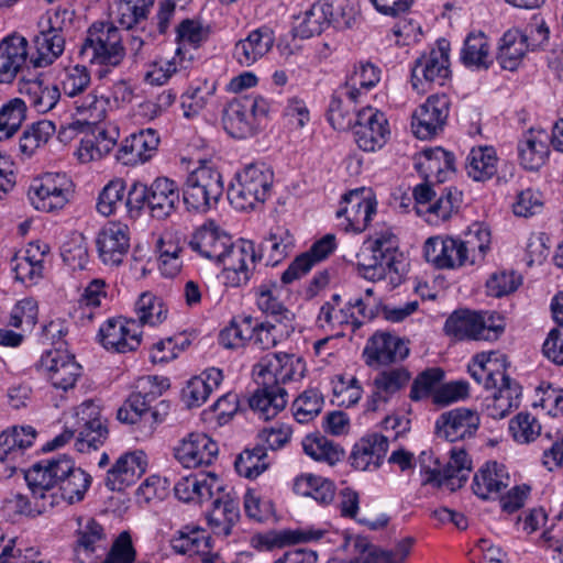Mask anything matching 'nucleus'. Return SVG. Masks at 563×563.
Returning a JSON list of instances; mask_svg holds the SVG:
<instances>
[{
	"label": "nucleus",
	"instance_id": "nucleus-41",
	"mask_svg": "<svg viewBox=\"0 0 563 563\" xmlns=\"http://www.w3.org/2000/svg\"><path fill=\"white\" fill-rule=\"evenodd\" d=\"M273 44L272 32L266 29H257L235 44L233 57L241 66H251L267 54Z\"/></svg>",
	"mask_w": 563,
	"mask_h": 563
},
{
	"label": "nucleus",
	"instance_id": "nucleus-45",
	"mask_svg": "<svg viewBox=\"0 0 563 563\" xmlns=\"http://www.w3.org/2000/svg\"><path fill=\"white\" fill-rule=\"evenodd\" d=\"M294 245L292 234L287 229L277 227L261 243L260 254L256 253V261L265 258L266 266H276L288 256Z\"/></svg>",
	"mask_w": 563,
	"mask_h": 563
},
{
	"label": "nucleus",
	"instance_id": "nucleus-12",
	"mask_svg": "<svg viewBox=\"0 0 563 563\" xmlns=\"http://www.w3.org/2000/svg\"><path fill=\"white\" fill-rule=\"evenodd\" d=\"M272 185L273 173L265 165H249L229 185L228 199L236 210H252L268 198Z\"/></svg>",
	"mask_w": 563,
	"mask_h": 563
},
{
	"label": "nucleus",
	"instance_id": "nucleus-46",
	"mask_svg": "<svg viewBox=\"0 0 563 563\" xmlns=\"http://www.w3.org/2000/svg\"><path fill=\"white\" fill-rule=\"evenodd\" d=\"M531 49L519 29L504 33L499 42L497 59L504 69L515 70L521 64L527 51Z\"/></svg>",
	"mask_w": 563,
	"mask_h": 563
},
{
	"label": "nucleus",
	"instance_id": "nucleus-27",
	"mask_svg": "<svg viewBox=\"0 0 563 563\" xmlns=\"http://www.w3.org/2000/svg\"><path fill=\"white\" fill-rule=\"evenodd\" d=\"M344 207L338 210V218L344 217L345 231L361 233L368 227L372 217L376 213V200L364 197L363 191H351L343 197Z\"/></svg>",
	"mask_w": 563,
	"mask_h": 563
},
{
	"label": "nucleus",
	"instance_id": "nucleus-20",
	"mask_svg": "<svg viewBox=\"0 0 563 563\" xmlns=\"http://www.w3.org/2000/svg\"><path fill=\"white\" fill-rule=\"evenodd\" d=\"M97 336L108 351L126 353L140 346L142 329L134 319L110 318L100 327Z\"/></svg>",
	"mask_w": 563,
	"mask_h": 563
},
{
	"label": "nucleus",
	"instance_id": "nucleus-1",
	"mask_svg": "<svg viewBox=\"0 0 563 563\" xmlns=\"http://www.w3.org/2000/svg\"><path fill=\"white\" fill-rule=\"evenodd\" d=\"M188 245L201 256L222 263L228 285L240 287L250 280L256 263V250L252 241L242 240L234 245L229 235L209 223L194 232Z\"/></svg>",
	"mask_w": 563,
	"mask_h": 563
},
{
	"label": "nucleus",
	"instance_id": "nucleus-52",
	"mask_svg": "<svg viewBox=\"0 0 563 563\" xmlns=\"http://www.w3.org/2000/svg\"><path fill=\"white\" fill-rule=\"evenodd\" d=\"M216 89V82L208 80L190 86L180 98L184 117L191 119L199 115L212 100Z\"/></svg>",
	"mask_w": 563,
	"mask_h": 563
},
{
	"label": "nucleus",
	"instance_id": "nucleus-55",
	"mask_svg": "<svg viewBox=\"0 0 563 563\" xmlns=\"http://www.w3.org/2000/svg\"><path fill=\"white\" fill-rule=\"evenodd\" d=\"M36 435L32 426H13L0 433V452L22 457L24 450L33 445Z\"/></svg>",
	"mask_w": 563,
	"mask_h": 563
},
{
	"label": "nucleus",
	"instance_id": "nucleus-10",
	"mask_svg": "<svg viewBox=\"0 0 563 563\" xmlns=\"http://www.w3.org/2000/svg\"><path fill=\"white\" fill-rule=\"evenodd\" d=\"M122 42L123 37L113 22L97 21L89 26L79 56L90 64L118 66L125 56Z\"/></svg>",
	"mask_w": 563,
	"mask_h": 563
},
{
	"label": "nucleus",
	"instance_id": "nucleus-51",
	"mask_svg": "<svg viewBox=\"0 0 563 563\" xmlns=\"http://www.w3.org/2000/svg\"><path fill=\"white\" fill-rule=\"evenodd\" d=\"M497 163L493 146L473 147L466 159L467 175L476 181H486L497 173Z\"/></svg>",
	"mask_w": 563,
	"mask_h": 563
},
{
	"label": "nucleus",
	"instance_id": "nucleus-22",
	"mask_svg": "<svg viewBox=\"0 0 563 563\" xmlns=\"http://www.w3.org/2000/svg\"><path fill=\"white\" fill-rule=\"evenodd\" d=\"M31 476L32 467L24 474V478L31 490V498L23 494L15 493L3 500L2 509L8 517H36L54 508V497L52 495L46 496L42 487L35 484Z\"/></svg>",
	"mask_w": 563,
	"mask_h": 563
},
{
	"label": "nucleus",
	"instance_id": "nucleus-54",
	"mask_svg": "<svg viewBox=\"0 0 563 563\" xmlns=\"http://www.w3.org/2000/svg\"><path fill=\"white\" fill-rule=\"evenodd\" d=\"M294 490L298 495L312 497L323 505L331 503L335 494V487L331 481L312 474L297 477L294 483Z\"/></svg>",
	"mask_w": 563,
	"mask_h": 563
},
{
	"label": "nucleus",
	"instance_id": "nucleus-14",
	"mask_svg": "<svg viewBox=\"0 0 563 563\" xmlns=\"http://www.w3.org/2000/svg\"><path fill=\"white\" fill-rule=\"evenodd\" d=\"M71 187L73 183L66 174L47 173L34 180L29 188L27 197L36 210L52 212L66 206Z\"/></svg>",
	"mask_w": 563,
	"mask_h": 563
},
{
	"label": "nucleus",
	"instance_id": "nucleus-16",
	"mask_svg": "<svg viewBox=\"0 0 563 563\" xmlns=\"http://www.w3.org/2000/svg\"><path fill=\"white\" fill-rule=\"evenodd\" d=\"M353 130L357 146L364 152L382 148L389 135L388 121L385 114L372 107H363L356 112Z\"/></svg>",
	"mask_w": 563,
	"mask_h": 563
},
{
	"label": "nucleus",
	"instance_id": "nucleus-9",
	"mask_svg": "<svg viewBox=\"0 0 563 563\" xmlns=\"http://www.w3.org/2000/svg\"><path fill=\"white\" fill-rule=\"evenodd\" d=\"M505 319L495 311H454L444 323L445 333L456 341H496L504 333Z\"/></svg>",
	"mask_w": 563,
	"mask_h": 563
},
{
	"label": "nucleus",
	"instance_id": "nucleus-36",
	"mask_svg": "<svg viewBox=\"0 0 563 563\" xmlns=\"http://www.w3.org/2000/svg\"><path fill=\"white\" fill-rule=\"evenodd\" d=\"M364 354L367 355V363L390 364L402 361L409 354L405 341L389 333H375L367 342Z\"/></svg>",
	"mask_w": 563,
	"mask_h": 563
},
{
	"label": "nucleus",
	"instance_id": "nucleus-24",
	"mask_svg": "<svg viewBox=\"0 0 563 563\" xmlns=\"http://www.w3.org/2000/svg\"><path fill=\"white\" fill-rule=\"evenodd\" d=\"M481 423L477 411L468 408H456L443 412L435 422L437 435L446 441L455 442L475 434Z\"/></svg>",
	"mask_w": 563,
	"mask_h": 563
},
{
	"label": "nucleus",
	"instance_id": "nucleus-63",
	"mask_svg": "<svg viewBox=\"0 0 563 563\" xmlns=\"http://www.w3.org/2000/svg\"><path fill=\"white\" fill-rule=\"evenodd\" d=\"M136 322L140 327L144 324L156 325L166 319L167 309L162 299L151 292H143L135 302Z\"/></svg>",
	"mask_w": 563,
	"mask_h": 563
},
{
	"label": "nucleus",
	"instance_id": "nucleus-58",
	"mask_svg": "<svg viewBox=\"0 0 563 563\" xmlns=\"http://www.w3.org/2000/svg\"><path fill=\"white\" fill-rule=\"evenodd\" d=\"M26 118L25 101L13 98L0 107V141L11 139Z\"/></svg>",
	"mask_w": 563,
	"mask_h": 563
},
{
	"label": "nucleus",
	"instance_id": "nucleus-15",
	"mask_svg": "<svg viewBox=\"0 0 563 563\" xmlns=\"http://www.w3.org/2000/svg\"><path fill=\"white\" fill-rule=\"evenodd\" d=\"M449 52V42L441 40L438 41L437 48L415 62L411 69V85L415 90L423 91L424 82L444 85L451 74Z\"/></svg>",
	"mask_w": 563,
	"mask_h": 563
},
{
	"label": "nucleus",
	"instance_id": "nucleus-50",
	"mask_svg": "<svg viewBox=\"0 0 563 563\" xmlns=\"http://www.w3.org/2000/svg\"><path fill=\"white\" fill-rule=\"evenodd\" d=\"M323 536L320 530H285L280 532L269 531L254 538L255 547L260 550L271 551L288 544L319 540Z\"/></svg>",
	"mask_w": 563,
	"mask_h": 563
},
{
	"label": "nucleus",
	"instance_id": "nucleus-61",
	"mask_svg": "<svg viewBox=\"0 0 563 563\" xmlns=\"http://www.w3.org/2000/svg\"><path fill=\"white\" fill-rule=\"evenodd\" d=\"M302 448L307 455L316 461L334 465L343 459L344 450L325 437L307 435L302 441Z\"/></svg>",
	"mask_w": 563,
	"mask_h": 563
},
{
	"label": "nucleus",
	"instance_id": "nucleus-56",
	"mask_svg": "<svg viewBox=\"0 0 563 563\" xmlns=\"http://www.w3.org/2000/svg\"><path fill=\"white\" fill-rule=\"evenodd\" d=\"M341 303V296L333 294L331 298L321 306L317 318L321 328L334 330L345 324L352 325L353 311L350 310L347 302L342 307Z\"/></svg>",
	"mask_w": 563,
	"mask_h": 563
},
{
	"label": "nucleus",
	"instance_id": "nucleus-4",
	"mask_svg": "<svg viewBox=\"0 0 563 563\" xmlns=\"http://www.w3.org/2000/svg\"><path fill=\"white\" fill-rule=\"evenodd\" d=\"M169 387L167 378L146 376L137 380L136 391L133 393L124 405L118 410V419L125 423H140L146 428V434H152L155 424L163 421L167 413L168 404L162 401L157 407L152 408L164 390Z\"/></svg>",
	"mask_w": 563,
	"mask_h": 563
},
{
	"label": "nucleus",
	"instance_id": "nucleus-48",
	"mask_svg": "<svg viewBox=\"0 0 563 563\" xmlns=\"http://www.w3.org/2000/svg\"><path fill=\"white\" fill-rule=\"evenodd\" d=\"M33 51L29 52V62L34 68L51 66L64 52L65 38L49 35L40 30L33 40Z\"/></svg>",
	"mask_w": 563,
	"mask_h": 563
},
{
	"label": "nucleus",
	"instance_id": "nucleus-7",
	"mask_svg": "<svg viewBox=\"0 0 563 563\" xmlns=\"http://www.w3.org/2000/svg\"><path fill=\"white\" fill-rule=\"evenodd\" d=\"M183 201L189 212L206 213L214 207L224 191L221 173L210 159H199L181 187Z\"/></svg>",
	"mask_w": 563,
	"mask_h": 563
},
{
	"label": "nucleus",
	"instance_id": "nucleus-60",
	"mask_svg": "<svg viewBox=\"0 0 563 563\" xmlns=\"http://www.w3.org/2000/svg\"><path fill=\"white\" fill-rule=\"evenodd\" d=\"M461 60L467 67L488 68L489 46L483 33H471L464 41Z\"/></svg>",
	"mask_w": 563,
	"mask_h": 563
},
{
	"label": "nucleus",
	"instance_id": "nucleus-19",
	"mask_svg": "<svg viewBox=\"0 0 563 563\" xmlns=\"http://www.w3.org/2000/svg\"><path fill=\"white\" fill-rule=\"evenodd\" d=\"M431 454L427 452H422L419 455L418 462L421 475L423 476L422 484L442 486L448 483L454 486V481H457V486L460 487L467 481L471 472V461L464 450H452L450 461L443 470L438 467V461H435L437 466L434 467L428 465L427 463L431 461Z\"/></svg>",
	"mask_w": 563,
	"mask_h": 563
},
{
	"label": "nucleus",
	"instance_id": "nucleus-39",
	"mask_svg": "<svg viewBox=\"0 0 563 563\" xmlns=\"http://www.w3.org/2000/svg\"><path fill=\"white\" fill-rule=\"evenodd\" d=\"M19 92L24 96L30 106L38 113L52 110L60 98L58 86L45 84L38 77H22L18 84Z\"/></svg>",
	"mask_w": 563,
	"mask_h": 563
},
{
	"label": "nucleus",
	"instance_id": "nucleus-35",
	"mask_svg": "<svg viewBox=\"0 0 563 563\" xmlns=\"http://www.w3.org/2000/svg\"><path fill=\"white\" fill-rule=\"evenodd\" d=\"M179 187L173 179L157 177L150 185L148 209L153 218L163 220L170 217L178 208Z\"/></svg>",
	"mask_w": 563,
	"mask_h": 563
},
{
	"label": "nucleus",
	"instance_id": "nucleus-43",
	"mask_svg": "<svg viewBox=\"0 0 563 563\" xmlns=\"http://www.w3.org/2000/svg\"><path fill=\"white\" fill-rule=\"evenodd\" d=\"M257 390L252 395L249 405L252 410L258 413L260 418L269 420L278 415L287 405V391L283 386L273 384L258 385Z\"/></svg>",
	"mask_w": 563,
	"mask_h": 563
},
{
	"label": "nucleus",
	"instance_id": "nucleus-64",
	"mask_svg": "<svg viewBox=\"0 0 563 563\" xmlns=\"http://www.w3.org/2000/svg\"><path fill=\"white\" fill-rule=\"evenodd\" d=\"M77 551L91 554L98 549H104L106 536L103 528L95 519L87 518L78 521Z\"/></svg>",
	"mask_w": 563,
	"mask_h": 563
},
{
	"label": "nucleus",
	"instance_id": "nucleus-34",
	"mask_svg": "<svg viewBox=\"0 0 563 563\" xmlns=\"http://www.w3.org/2000/svg\"><path fill=\"white\" fill-rule=\"evenodd\" d=\"M159 136L153 129H145L125 139L117 158L124 165H136L148 161L157 151Z\"/></svg>",
	"mask_w": 563,
	"mask_h": 563
},
{
	"label": "nucleus",
	"instance_id": "nucleus-37",
	"mask_svg": "<svg viewBox=\"0 0 563 563\" xmlns=\"http://www.w3.org/2000/svg\"><path fill=\"white\" fill-rule=\"evenodd\" d=\"M362 100L357 98V91L349 90L344 86L336 89L328 108V120L335 130L350 129L356 119V106Z\"/></svg>",
	"mask_w": 563,
	"mask_h": 563
},
{
	"label": "nucleus",
	"instance_id": "nucleus-33",
	"mask_svg": "<svg viewBox=\"0 0 563 563\" xmlns=\"http://www.w3.org/2000/svg\"><path fill=\"white\" fill-rule=\"evenodd\" d=\"M48 253L49 246L46 243H29L23 253L12 260L15 279L27 286L35 284L43 276V261Z\"/></svg>",
	"mask_w": 563,
	"mask_h": 563
},
{
	"label": "nucleus",
	"instance_id": "nucleus-53",
	"mask_svg": "<svg viewBox=\"0 0 563 563\" xmlns=\"http://www.w3.org/2000/svg\"><path fill=\"white\" fill-rule=\"evenodd\" d=\"M276 285H261L257 289L256 305L261 311L271 316L279 325L292 329L294 313L275 296Z\"/></svg>",
	"mask_w": 563,
	"mask_h": 563
},
{
	"label": "nucleus",
	"instance_id": "nucleus-38",
	"mask_svg": "<svg viewBox=\"0 0 563 563\" xmlns=\"http://www.w3.org/2000/svg\"><path fill=\"white\" fill-rule=\"evenodd\" d=\"M549 136L544 131L529 130L518 142V157L520 165L527 170H538L542 167L550 154Z\"/></svg>",
	"mask_w": 563,
	"mask_h": 563
},
{
	"label": "nucleus",
	"instance_id": "nucleus-11",
	"mask_svg": "<svg viewBox=\"0 0 563 563\" xmlns=\"http://www.w3.org/2000/svg\"><path fill=\"white\" fill-rule=\"evenodd\" d=\"M271 110L269 101L260 95H245L234 98L222 111V125L234 139H246L257 131L260 121Z\"/></svg>",
	"mask_w": 563,
	"mask_h": 563
},
{
	"label": "nucleus",
	"instance_id": "nucleus-30",
	"mask_svg": "<svg viewBox=\"0 0 563 563\" xmlns=\"http://www.w3.org/2000/svg\"><path fill=\"white\" fill-rule=\"evenodd\" d=\"M410 380V373L404 368H393L379 373L373 382V390L366 401L367 411L383 409Z\"/></svg>",
	"mask_w": 563,
	"mask_h": 563
},
{
	"label": "nucleus",
	"instance_id": "nucleus-62",
	"mask_svg": "<svg viewBox=\"0 0 563 563\" xmlns=\"http://www.w3.org/2000/svg\"><path fill=\"white\" fill-rule=\"evenodd\" d=\"M243 323L247 331H252L250 341L258 350H269L275 347L283 340V331L277 324L269 321L256 323L253 325L251 316L243 317Z\"/></svg>",
	"mask_w": 563,
	"mask_h": 563
},
{
	"label": "nucleus",
	"instance_id": "nucleus-57",
	"mask_svg": "<svg viewBox=\"0 0 563 563\" xmlns=\"http://www.w3.org/2000/svg\"><path fill=\"white\" fill-rule=\"evenodd\" d=\"M55 124L48 120H42L27 128L19 140V151L24 158H30L37 148L48 142L55 133Z\"/></svg>",
	"mask_w": 563,
	"mask_h": 563
},
{
	"label": "nucleus",
	"instance_id": "nucleus-26",
	"mask_svg": "<svg viewBox=\"0 0 563 563\" xmlns=\"http://www.w3.org/2000/svg\"><path fill=\"white\" fill-rule=\"evenodd\" d=\"M147 467L146 454L143 451H133L122 454L114 465L107 472L106 486L110 490L121 492L135 484Z\"/></svg>",
	"mask_w": 563,
	"mask_h": 563
},
{
	"label": "nucleus",
	"instance_id": "nucleus-42",
	"mask_svg": "<svg viewBox=\"0 0 563 563\" xmlns=\"http://www.w3.org/2000/svg\"><path fill=\"white\" fill-rule=\"evenodd\" d=\"M333 22V7L324 1H317L302 16L297 18L294 27L295 35L300 38H310L320 35Z\"/></svg>",
	"mask_w": 563,
	"mask_h": 563
},
{
	"label": "nucleus",
	"instance_id": "nucleus-2",
	"mask_svg": "<svg viewBox=\"0 0 563 563\" xmlns=\"http://www.w3.org/2000/svg\"><path fill=\"white\" fill-rule=\"evenodd\" d=\"M31 478L42 487L46 496L54 497V507L62 501L68 505L81 501L91 485V476L77 467L67 454H58L33 464Z\"/></svg>",
	"mask_w": 563,
	"mask_h": 563
},
{
	"label": "nucleus",
	"instance_id": "nucleus-23",
	"mask_svg": "<svg viewBox=\"0 0 563 563\" xmlns=\"http://www.w3.org/2000/svg\"><path fill=\"white\" fill-rule=\"evenodd\" d=\"M96 243L102 263L119 266L130 249L129 227L121 222H109L98 233Z\"/></svg>",
	"mask_w": 563,
	"mask_h": 563
},
{
	"label": "nucleus",
	"instance_id": "nucleus-44",
	"mask_svg": "<svg viewBox=\"0 0 563 563\" xmlns=\"http://www.w3.org/2000/svg\"><path fill=\"white\" fill-rule=\"evenodd\" d=\"M466 266L481 265L490 249V232L481 223H474L457 236Z\"/></svg>",
	"mask_w": 563,
	"mask_h": 563
},
{
	"label": "nucleus",
	"instance_id": "nucleus-28",
	"mask_svg": "<svg viewBox=\"0 0 563 563\" xmlns=\"http://www.w3.org/2000/svg\"><path fill=\"white\" fill-rule=\"evenodd\" d=\"M336 249L335 235L328 233L320 240L316 241L311 247L297 256L282 274V283L285 285L291 284L303 275L319 262L325 260Z\"/></svg>",
	"mask_w": 563,
	"mask_h": 563
},
{
	"label": "nucleus",
	"instance_id": "nucleus-32",
	"mask_svg": "<svg viewBox=\"0 0 563 563\" xmlns=\"http://www.w3.org/2000/svg\"><path fill=\"white\" fill-rule=\"evenodd\" d=\"M416 168L427 181L442 184L455 172V158L442 147L426 148L416 158Z\"/></svg>",
	"mask_w": 563,
	"mask_h": 563
},
{
	"label": "nucleus",
	"instance_id": "nucleus-8",
	"mask_svg": "<svg viewBox=\"0 0 563 563\" xmlns=\"http://www.w3.org/2000/svg\"><path fill=\"white\" fill-rule=\"evenodd\" d=\"M210 500L212 510L209 515V525L216 534L228 537L240 518L239 503L230 493L224 492L221 481L211 473L198 477L195 501Z\"/></svg>",
	"mask_w": 563,
	"mask_h": 563
},
{
	"label": "nucleus",
	"instance_id": "nucleus-5",
	"mask_svg": "<svg viewBox=\"0 0 563 563\" xmlns=\"http://www.w3.org/2000/svg\"><path fill=\"white\" fill-rule=\"evenodd\" d=\"M74 422L68 424L64 431L43 445V451H54L64 446L75 435V446L79 452L97 450L103 444L108 437V429L100 416V408L91 400L84 401L75 409Z\"/></svg>",
	"mask_w": 563,
	"mask_h": 563
},
{
	"label": "nucleus",
	"instance_id": "nucleus-21",
	"mask_svg": "<svg viewBox=\"0 0 563 563\" xmlns=\"http://www.w3.org/2000/svg\"><path fill=\"white\" fill-rule=\"evenodd\" d=\"M52 385L64 391L76 386L81 376V366L75 361V356L60 346L46 351L38 361Z\"/></svg>",
	"mask_w": 563,
	"mask_h": 563
},
{
	"label": "nucleus",
	"instance_id": "nucleus-31",
	"mask_svg": "<svg viewBox=\"0 0 563 563\" xmlns=\"http://www.w3.org/2000/svg\"><path fill=\"white\" fill-rule=\"evenodd\" d=\"M388 451V438L380 433H371L360 439L350 455L351 465L358 471L376 470L383 463Z\"/></svg>",
	"mask_w": 563,
	"mask_h": 563
},
{
	"label": "nucleus",
	"instance_id": "nucleus-59",
	"mask_svg": "<svg viewBox=\"0 0 563 563\" xmlns=\"http://www.w3.org/2000/svg\"><path fill=\"white\" fill-rule=\"evenodd\" d=\"M234 466L239 475L256 478L268 467L266 448L257 444L253 449H245L236 457Z\"/></svg>",
	"mask_w": 563,
	"mask_h": 563
},
{
	"label": "nucleus",
	"instance_id": "nucleus-25",
	"mask_svg": "<svg viewBox=\"0 0 563 563\" xmlns=\"http://www.w3.org/2000/svg\"><path fill=\"white\" fill-rule=\"evenodd\" d=\"M426 261L438 269H457L466 266L457 236H431L423 244Z\"/></svg>",
	"mask_w": 563,
	"mask_h": 563
},
{
	"label": "nucleus",
	"instance_id": "nucleus-17",
	"mask_svg": "<svg viewBox=\"0 0 563 563\" xmlns=\"http://www.w3.org/2000/svg\"><path fill=\"white\" fill-rule=\"evenodd\" d=\"M450 106L451 100L446 95L430 96L412 114L413 134L420 140H430L442 132L449 118Z\"/></svg>",
	"mask_w": 563,
	"mask_h": 563
},
{
	"label": "nucleus",
	"instance_id": "nucleus-18",
	"mask_svg": "<svg viewBox=\"0 0 563 563\" xmlns=\"http://www.w3.org/2000/svg\"><path fill=\"white\" fill-rule=\"evenodd\" d=\"M175 460L185 468L210 466L219 454V445L203 432H190L173 449Z\"/></svg>",
	"mask_w": 563,
	"mask_h": 563
},
{
	"label": "nucleus",
	"instance_id": "nucleus-40",
	"mask_svg": "<svg viewBox=\"0 0 563 563\" xmlns=\"http://www.w3.org/2000/svg\"><path fill=\"white\" fill-rule=\"evenodd\" d=\"M509 475L505 465L497 462H487L474 475L472 488L482 499L494 498L508 487Z\"/></svg>",
	"mask_w": 563,
	"mask_h": 563
},
{
	"label": "nucleus",
	"instance_id": "nucleus-29",
	"mask_svg": "<svg viewBox=\"0 0 563 563\" xmlns=\"http://www.w3.org/2000/svg\"><path fill=\"white\" fill-rule=\"evenodd\" d=\"M29 60L27 40L11 34L0 41V84H10Z\"/></svg>",
	"mask_w": 563,
	"mask_h": 563
},
{
	"label": "nucleus",
	"instance_id": "nucleus-6",
	"mask_svg": "<svg viewBox=\"0 0 563 563\" xmlns=\"http://www.w3.org/2000/svg\"><path fill=\"white\" fill-rule=\"evenodd\" d=\"M397 236L389 230L375 234L358 254L357 271L365 279L377 282L389 278L391 284L400 282Z\"/></svg>",
	"mask_w": 563,
	"mask_h": 563
},
{
	"label": "nucleus",
	"instance_id": "nucleus-13",
	"mask_svg": "<svg viewBox=\"0 0 563 563\" xmlns=\"http://www.w3.org/2000/svg\"><path fill=\"white\" fill-rule=\"evenodd\" d=\"M305 372L306 363L301 357L284 352L266 354L253 367L256 384L268 386L298 380Z\"/></svg>",
	"mask_w": 563,
	"mask_h": 563
},
{
	"label": "nucleus",
	"instance_id": "nucleus-49",
	"mask_svg": "<svg viewBox=\"0 0 563 563\" xmlns=\"http://www.w3.org/2000/svg\"><path fill=\"white\" fill-rule=\"evenodd\" d=\"M155 0H115V21L125 30L144 29Z\"/></svg>",
	"mask_w": 563,
	"mask_h": 563
},
{
	"label": "nucleus",
	"instance_id": "nucleus-3",
	"mask_svg": "<svg viewBox=\"0 0 563 563\" xmlns=\"http://www.w3.org/2000/svg\"><path fill=\"white\" fill-rule=\"evenodd\" d=\"M473 379L486 389H494L489 416L501 419L520 405L521 387L506 373V356L497 352L478 354L468 365Z\"/></svg>",
	"mask_w": 563,
	"mask_h": 563
},
{
	"label": "nucleus",
	"instance_id": "nucleus-47",
	"mask_svg": "<svg viewBox=\"0 0 563 563\" xmlns=\"http://www.w3.org/2000/svg\"><path fill=\"white\" fill-rule=\"evenodd\" d=\"M33 51L29 52V62L34 68L51 66L64 52L65 38L49 35L40 30L33 40Z\"/></svg>",
	"mask_w": 563,
	"mask_h": 563
}]
</instances>
